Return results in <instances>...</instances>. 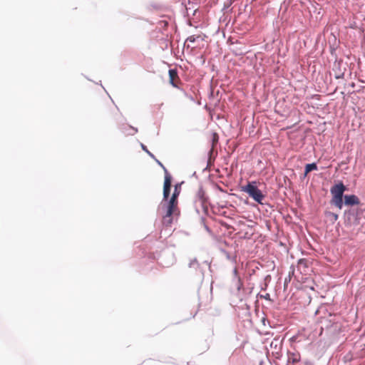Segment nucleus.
<instances>
[{"label": "nucleus", "mask_w": 365, "mask_h": 365, "mask_svg": "<svg viewBox=\"0 0 365 365\" xmlns=\"http://www.w3.org/2000/svg\"><path fill=\"white\" fill-rule=\"evenodd\" d=\"M237 269H235V270H234V273H235V274H237Z\"/></svg>", "instance_id": "6ab92c4d"}, {"label": "nucleus", "mask_w": 365, "mask_h": 365, "mask_svg": "<svg viewBox=\"0 0 365 365\" xmlns=\"http://www.w3.org/2000/svg\"><path fill=\"white\" fill-rule=\"evenodd\" d=\"M331 202L341 210L343 207V196H332Z\"/></svg>", "instance_id": "39448f33"}, {"label": "nucleus", "mask_w": 365, "mask_h": 365, "mask_svg": "<svg viewBox=\"0 0 365 365\" xmlns=\"http://www.w3.org/2000/svg\"><path fill=\"white\" fill-rule=\"evenodd\" d=\"M157 162L164 170L166 169L159 160H157Z\"/></svg>", "instance_id": "2eb2a0df"}, {"label": "nucleus", "mask_w": 365, "mask_h": 365, "mask_svg": "<svg viewBox=\"0 0 365 365\" xmlns=\"http://www.w3.org/2000/svg\"><path fill=\"white\" fill-rule=\"evenodd\" d=\"M303 262H304L303 260H299V265L302 264Z\"/></svg>", "instance_id": "f3484780"}, {"label": "nucleus", "mask_w": 365, "mask_h": 365, "mask_svg": "<svg viewBox=\"0 0 365 365\" xmlns=\"http://www.w3.org/2000/svg\"><path fill=\"white\" fill-rule=\"evenodd\" d=\"M197 38H198V36H190L186 39V42L194 43Z\"/></svg>", "instance_id": "ddd939ff"}, {"label": "nucleus", "mask_w": 365, "mask_h": 365, "mask_svg": "<svg viewBox=\"0 0 365 365\" xmlns=\"http://www.w3.org/2000/svg\"><path fill=\"white\" fill-rule=\"evenodd\" d=\"M299 355L298 354H290L288 356V361L290 363H297L299 361Z\"/></svg>", "instance_id": "1a4fd4ad"}, {"label": "nucleus", "mask_w": 365, "mask_h": 365, "mask_svg": "<svg viewBox=\"0 0 365 365\" xmlns=\"http://www.w3.org/2000/svg\"><path fill=\"white\" fill-rule=\"evenodd\" d=\"M158 212L162 217L163 224L165 226L170 225L174 217L180 215L178 205L168 202H161L158 206Z\"/></svg>", "instance_id": "f257e3e1"}, {"label": "nucleus", "mask_w": 365, "mask_h": 365, "mask_svg": "<svg viewBox=\"0 0 365 365\" xmlns=\"http://www.w3.org/2000/svg\"><path fill=\"white\" fill-rule=\"evenodd\" d=\"M170 188L163 187V199L161 202H168L169 200L168 197L170 195Z\"/></svg>", "instance_id": "9d476101"}, {"label": "nucleus", "mask_w": 365, "mask_h": 365, "mask_svg": "<svg viewBox=\"0 0 365 365\" xmlns=\"http://www.w3.org/2000/svg\"><path fill=\"white\" fill-rule=\"evenodd\" d=\"M346 190V187L342 182H339L331 188V193L332 196H343V194Z\"/></svg>", "instance_id": "7ed1b4c3"}, {"label": "nucleus", "mask_w": 365, "mask_h": 365, "mask_svg": "<svg viewBox=\"0 0 365 365\" xmlns=\"http://www.w3.org/2000/svg\"><path fill=\"white\" fill-rule=\"evenodd\" d=\"M133 130H134L135 133H136L138 131V130L136 128H133Z\"/></svg>", "instance_id": "a211bd4d"}, {"label": "nucleus", "mask_w": 365, "mask_h": 365, "mask_svg": "<svg viewBox=\"0 0 365 365\" xmlns=\"http://www.w3.org/2000/svg\"><path fill=\"white\" fill-rule=\"evenodd\" d=\"M165 180L163 187L170 188L171 186V176L168 173V170L165 169Z\"/></svg>", "instance_id": "423d86ee"}, {"label": "nucleus", "mask_w": 365, "mask_h": 365, "mask_svg": "<svg viewBox=\"0 0 365 365\" xmlns=\"http://www.w3.org/2000/svg\"><path fill=\"white\" fill-rule=\"evenodd\" d=\"M169 75H170V83H171V84L173 86H175V85L174 83V81H173V78L176 75V72L174 70H170L169 71Z\"/></svg>", "instance_id": "9b49d317"}, {"label": "nucleus", "mask_w": 365, "mask_h": 365, "mask_svg": "<svg viewBox=\"0 0 365 365\" xmlns=\"http://www.w3.org/2000/svg\"><path fill=\"white\" fill-rule=\"evenodd\" d=\"M327 216L330 217L331 220H333L334 222L336 221L338 219V215L334 212H327Z\"/></svg>", "instance_id": "f8f14e48"}, {"label": "nucleus", "mask_w": 365, "mask_h": 365, "mask_svg": "<svg viewBox=\"0 0 365 365\" xmlns=\"http://www.w3.org/2000/svg\"><path fill=\"white\" fill-rule=\"evenodd\" d=\"M241 190L247 193L255 201L259 204L263 205V200L265 196L262 191L257 187L255 181L249 182L246 185L242 186Z\"/></svg>", "instance_id": "f03ea898"}, {"label": "nucleus", "mask_w": 365, "mask_h": 365, "mask_svg": "<svg viewBox=\"0 0 365 365\" xmlns=\"http://www.w3.org/2000/svg\"><path fill=\"white\" fill-rule=\"evenodd\" d=\"M344 204L346 205H356L359 204V198L354 195L344 196Z\"/></svg>", "instance_id": "20e7f679"}, {"label": "nucleus", "mask_w": 365, "mask_h": 365, "mask_svg": "<svg viewBox=\"0 0 365 365\" xmlns=\"http://www.w3.org/2000/svg\"><path fill=\"white\" fill-rule=\"evenodd\" d=\"M179 195V191L177 190V187H175L174 192L173 193L170 199L168 201L170 203L178 205V197Z\"/></svg>", "instance_id": "6e6552de"}, {"label": "nucleus", "mask_w": 365, "mask_h": 365, "mask_svg": "<svg viewBox=\"0 0 365 365\" xmlns=\"http://www.w3.org/2000/svg\"><path fill=\"white\" fill-rule=\"evenodd\" d=\"M141 148H142V149H143L144 151H145V152H146V153H148L150 157H152L153 158H155V157H154V155H153V153H150V152L147 149V148H146V146H145V145H144L143 144H141Z\"/></svg>", "instance_id": "4468645a"}, {"label": "nucleus", "mask_w": 365, "mask_h": 365, "mask_svg": "<svg viewBox=\"0 0 365 365\" xmlns=\"http://www.w3.org/2000/svg\"><path fill=\"white\" fill-rule=\"evenodd\" d=\"M318 169L315 163L307 164L305 166L304 176H306L312 170H317Z\"/></svg>", "instance_id": "0eeeda50"}, {"label": "nucleus", "mask_w": 365, "mask_h": 365, "mask_svg": "<svg viewBox=\"0 0 365 365\" xmlns=\"http://www.w3.org/2000/svg\"><path fill=\"white\" fill-rule=\"evenodd\" d=\"M277 342H278V341H277V340H276V339H274L273 341H272V343H271V346H272L274 343H277Z\"/></svg>", "instance_id": "dca6fc26"}]
</instances>
